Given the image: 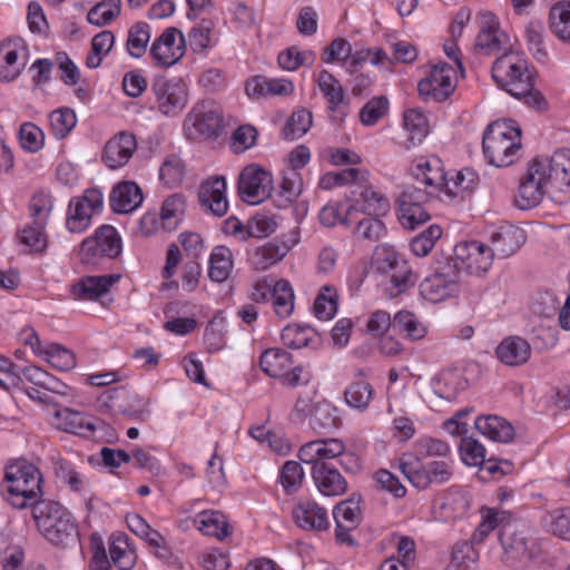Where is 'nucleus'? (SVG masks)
<instances>
[{
    "label": "nucleus",
    "instance_id": "obj_1",
    "mask_svg": "<svg viewBox=\"0 0 570 570\" xmlns=\"http://www.w3.org/2000/svg\"><path fill=\"white\" fill-rule=\"evenodd\" d=\"M492 78L511 96L523 99L529 106L542 108L544 98L534 89V76L527 59L518 51L500 55L492 65Z\"/></svg>",
    "mask_w": 570,
    "mask_h": 570
},
{
    "label": "nucleus",
    "instance_id": "obj_2",
    "mask_svg": "<svg viewBox=\"0 0 570 570\" xmlns=\"http://www.w3.org/2000/svg\"><path fill=\"white\" fill-rule=\"evenodd\" d=\"M38 530L52 544L67 547L78 541V530L71 513L59 502L42 500L32 508Z\"/></svg>",
    "mask_w": 570,
    "mask_h": 570
},
{
    "label": "nucleus",
    "instance_id": "obj_3",
    "mask_svg": "<svg viewBox=\"0 0 570 570\" xmlns=\"http://www.w3.org/2000/svg\"><path fill=\"white\" fill-rule=\"evenodd\" d=\"M482 148L489 164L507 167L518 158L521 148V130L511 120H498L490 124L482 140Z\"/></svg>",
    "mask_w": 570,
    "mask_h": 570
},
{
    "label": "nucleus",
    "instance_id": "obj_4",
    "mask_svg": "<svg viewBox=\"0 0 570 570\" xmlns=\"http://www.w3.org/2000/svg\"><path fill=\"white\" fill-rule=\"evenodd\" d=\"M41 473L31 463L19 462L10 465L2 483L7 500L18 509L33 505L39 501L41 491Z\"/></svg>",
    "mask_w": 570,
    "mask_h": 570
},
{
    "label": "nucleus",
    "instance_id": "obj_5",
    "mask_svg": "<svg viewBox=\"0 0 570 570\" xmlns=\"http://www.w3.org/2000/svg\"><path fill=\"white\" fill-rule=\"evenodd\" d=\"M223 128V110L213 100H203L195 105L184 121L185 132L191 139H216Z\"/></svg>",
    "mask_w": 570,
    "mask_h": 570
},
{
    "label": "nucleus",
    "instance_id": "obj_6",
    "mask_svg": "<svg viewBox=\"0 0 570 570\" xmlns=\"http://www.w3.org/2000/svg\"><path fill=\"white\" fill-rule=\"evenodd\" d=\"M400 469L410 483L417 489L445 483L453 475L451 463L441 460L424 465L417 456H413L411 453H405L400 458Z\"/></svg>",
    "mask_w": 570,
    "mask_h": 570
},
{
    "label": "nucleus",
    "instance_id": "obj_7",
    "mask_svg": "<svg viewBox=\"0 0 570 570\" xmlns=\"http://www.w3.org/2000/svg\"><path fill=\"white\" fill-rule=\"evenodd\" d=\"M544 163L534 158L528 165L527 171L520 178L514 202L518 208L527 210L538 206L543 199L546 186L549 184Z\"/></svg>",
    "mask_w": 570,
    "mask_h": 570
},
{
    "label": "nucleus",
    "instance_id": "obj_8",
    "mask_svg": "<svg viewBox=\"0 0 570 570\" xmlns=\"http://www.w3.org/2000/svg\"><path fill=\"white\" fill-rule=\"evenodd\" d=\"M157 109L165 116L178 115L188 102V88L181 78L156 77L151 85Z\"/></svg>",
    "mask_w": 570,
    "mask_h": 570
},
{
    "label": "nucleus",
    "instance_id": "obj_9",
    "mask_svg": "<svg viewBox=\"0 0 570 570\" xmlns=\"http://www.w3.org/2000/svg\"><path fill=\"white\" fill-rule=\"evenodd\" d=\"M104 196L97 188L85 190L82 196L70 200L66 227L70 233H83L91 225V219L102 210Z\"/></svg>",
    "mask_w": 570,
    "mask_h": 570
},
{
    "label": "nucleus",
    "instance_id": "obj_10",
    "mask_svg": "<svg viewBox=\"0 0 570 570\" xmlns=\"http://www.w3.org/2000/svg\"><path fill=\"white\" fill-rule=\"evenodd\" d=\"M238 194L242 200L257 205L267 199L273 190L271 173L252 164L243 168L238 178Z\"/></svg>",
    "mask_w": 570,
    "mask_h": 570
},
{
    "label": "nucleus",
    "instance_id": "obj_11",
    "mask_svg": "<svg viewBox=\"0 0 570 570\" xmlns=\"http://www.w3.org/2000/svg\"><path fill=\"white\" fill-rule=\"evenodd\" d=\"M346 455V445L341 439L324 438L309 441L303 444L298 451L299 460L312 466L333 465V461L343 464V458Z\"/></svg>",
    "mask_w": 570,
    "mask_h": 570
},
{
    "label": "nucleus",
    "instance_id": "obj_12",
    "mask_svg": "<svg viewBox=\"0 0 570 570\" xmlns=\"http://www.w3.org/2000/svg\"><path fill=\"white\" fill-rule=\"evenodd\" d=\"M455 70L446 63L434 65L426 78L417 85L419 95L425 100L442 102L446 100L455 89Z\"/></svg>",
    "mask_w": 570,
    "mask_h": 570
},
{
    "label": "nucleus",
    "instance_id": "obj_13",
    "mask_svg": "<svg viewBox=\"0 0 570 570\" xmlns=\"http://www.w3.org/2000/svg\"><path fill=\"white\" fill-rule=\"evenodd\" d=\"M480 31L474 48L478 52L492 56L511 50L510 38L501 30L497 17L491 12L479 14Z\"/></svg>",
    "mask_w": 570,
    "mask_h": 570
},
{
    "label": "nucleus",
    "instance_id": "obj_14",
    "mask_svg": "<svg viewBox=\"0 0 570 570\" xmlns=\"http://www.w3.org/2000/svg\"><path fill=\"white\" fill-rule=\"evenodd\" d=\"M431 196L417 186H409L402 191L399 200V220L403 227L415 229L430 219L424 205Z\"/></svg>",
    "mask_w": 570,
    "mask_h": 570
},
{
    "label": "nucleus",
    "instance_id": "obj_15",
    "mask_svg": "<svg viewBox=\"0 0 570 570\" xmlns=\"http://www.w3.org/2000/svg\"><path fill=\"white\" fill-rule=\"evenodd\" d=\"M453 252L454 266L475 275L488 272L494 259L489 246L479 240L461 242L454 246Z\"/></svg>",
    "mask_w": 570,
    "mask_h": 570
},
{
    "label": "nucleus",
    "instance_id": "obj_16",
    "mask_svg": "<svg viewBox=\"0 0 570 570\" xmlns=\"http://www.w3.org/2000/svg\"><path fill=\"white\" fill-rule=\"evenodd\" d=\"M417 184L425 186V193L439 195L446 179L442 160L436 156L417 157L411 167Z\"/></svg>",
    "mask_w": 570,
    "mask_h": 570
},
{
    "label": "nucleus",
    "instance_id": "obj_17",
    "mask_svg": "<svg viewBox=\"0 0 570 570\" xmlns=\"http://www.w3.org/2000/svg\"><path fill=\"white\" fill-rule=\"evenodd\" d=\"M504 550V561L514 567L527 562L534 554V540L525 531H510L504 528L500 535Z\"/></svg>",
    "mask_w": 570,
    "mask_h": 570
},
{
    "label": "nucleus",
    "instance_id": "obj_18",
    "mask_svg": "<svg viewBox=\"0 0 570 570\" xmlns=\"http://www.w3.org/2000/svg\"><path fill=\"white\" fill-rule=\"evenodd\" d=\"M184 35L177 28H167L151 46L150 53L165 67L175 65L185 53Z\"/></svg>",
    "mask_w": 570,
    "mask_h": 570
},
{
    "label": "nucleus",
    "instance_id": "obj_19",
    "mask_svg": "<svg viewBox=\"0 0 570 570\" xmlns=\"http://www.w3.org/2000/svg\"><path fill=\"white\" fill-rule=\"evenodd\" d=\"M136 148V137L130 132L120 131L106 142L102 161L110 169L120 168L129 161Z\"/></svg>",
    "mask_w": 570,
    "mask_h": 570
},
{
    "label": "nucleus",
    "instance_id": "obj_20",
    "mask_svg": "<svg viewBox=\"0 0 570 570\" xmlns=\"http://www.w3.org/2000/svg\"><path fill=\"white\" fill-rule=\"evenodd\" d=\"M53 424L61 431L81 436H90L104 425L100 420L68 407L56 410Z\"/></svg>",
    "mask_w": 570,
    "mask_h": 570
},
{
    "label": "nucleus",
    "instance_id": "obj_21",
    "mask_svg": "<svg viewBox=\"0 0 570 570\" xmlns=\"http://www.w3.org/2000/svg\"><path fill=\"white\" fill-rule=\"evenodd\" d=\"M199 203L216 216H224L228 209L226 198V180L215 176L205 180L198 191Z\"/></svg>",
    "mask_w": 570,
    "mask_h": 570
},
{
    "label": "nucleus",
    "instance_id": "obj_22",
    "mask_svg": "<svg viewBox=\"0 0 570 570\" xmlns=\"http://www.w3.org/2000/svg\"><path fill=\"white\" fill-rule=\"evenodd\" d=\"M390 200L380 190L371 186L363 187L357 198L348 205V214H364L370 216H384L390 210Z\"/></svg>",
    "mask_w": 570,
    "mask_h": 570
},
{
    "label": "nucleus",
    "instance_id": "obj_23",
    "mask_svg": "<svg viewBox=\"0 0 570 570\" xmlns=\"http://www.w3.org/2000/svg\"><path fill=\"white\" fill-rule=\"evenodd\" d=\"M245 91L250 98L268 96L287 97L294 92V83L285 78L255 76L246 81Z\"/></svg>",
    "mask_w": 570,
    "mask_h": 570
},
{
    "label": "nucleus",
    "instance_id": "obj_24",
    "mask_svg": "<svg viewBox=\"0 0 570 570\" xmlns=\"http://www.w3.org/2000/svg\"><path fill=\"white\" fill-rule=\"evenodd\" d=\"M490 242L493 258L503 259L514 254L525 242L524 230L513 225L502 226L492 234Z\"/></svg>",
    "mask_w": 570,
    "mask_h": 570
},
{
    "label": "nucleus",
    "instance_id": "obj_25",
    "mask_svg": "<svg viewBox=\"0 0 570 570\" xmlns=\"http://www.w3.org/2000/svg\"><path fill=\"white\" fill-rule=\"evenodd\" d=\"M295 523L304 530H325L328 527L327 511L314 501L302 499L293 509Z\"/></svg>",
    "mask_w": 570,
    "mask_h": 570
},
{
    "label": "nucleus",
    "instance_id": "obj_26",
    "mask_svg": "<svg viewBox=\"0 0 570 570\" xmlns=\"http://www.w3.org/2000/svg\"><path fill=\"white\" fill-rule=\"evenodd\" d=\"M27 47L22 39L10 40L0 48V80H14L24 68V62L19 61V56L26 55Z\"/></svg>",
    "mask_w": 570,
    "mask_h": 570
},
{
    "label": "nucleus",
    "instance_id": "obj_27",
    "mask_svg": "<svg viewBox=\"0 0 570 570\" xmlns=\"http://www.w3.org/2000/svg\"><path fill=\"white\" fill-rule=\"evenodd\" d=\"M456 292L458 282L455 275L450 276L443 273H435L420 284L421 295L432 303L444 301Z\"/></svg>",
    "mask_w": 570,
    "mask_h": 570
},
{
    "label": "nucleus",
    "instance_id": "obj_28",
    "mask_svg": "<svg viewBox=\"0 0 570 570\" xmlns=\"http://www.w3.org/2000/svg\"><path fill=\"white\" fill-rule=\"evenodd\" d=\"M51 461L55 475L61 483L76 493L88 491V478L72 462L60 455L52 456Z\"/></svg>",
    "mask_w": 570,
    "mask_h": 570
},
{
    "label": "nucleus",
    "instance_id": "obj_29",
    "mask_svg": "<svg viewBox=\"0 0 570 570\" xmlns=\"http://www.w3.org/2000/svg\"><path fill=\"white\" fill-rule=\"evenodd\" d=\"M495 354L503 364L519 366L529 361L531 346L520 336H509L498 345Z\"/></svg>",
    "mask_w": 570,
    "mask_h": 570
},
{
    "label": "nucleus",
    "instance_id": "obj_30",
    "mask_svg": "<svg viewBox=\"0 0 570 570\" xmlns=\"http://www.w3.org/2000/svg\"><path fill=\"white\" fill-rule=\"evenodd\" d=\"M142 191L134 181L118 184L110 194V206L116 213H131L142 203Z\"/></svg>",
    "mask_w": 570,
    "mask_h": 570
},
{
    "label": "nucleus",
    "instance_id": "obj_31",
    "mask_svg": "<svg viewBox=\"0 0 570 570\" xmlns=\"http://www.w3.org/2000/svg\"><path fill=\"white\" fill-rule=\"evenodd\" d=\"M541 159L549 181L559 189L567 188L570 191V149L558 150L549 159Z\"/></svg>",
    "mask_w": 570,
    "mask_h": 570
},
{
    "label": "nucleus",
    "instance_id": "obj_32",
    "mask_svg": "<svg viewBox=\"0 0 570 570\" xmlns=\"http://www.w3.org/2000/svg\"><path fill=\"white\" fill-rule=\"evenodd\" d=\"M119 278V275L88 276L72 285L71 292L78 299H97L106 294Z\"/></svg>",
    "mask_w": 570,
    "mask_h": 570
},
{
    "label": "nucleus",
    "instance_id": "obj_33",
    "mask_svg": "<svg viewBox=\"0 0 570 570\" xmlns=\"http://www.w3.org/2000/svg\"><path fill=\"white\" fill-rule=\"evenodd\" d=\"M312 478L324 495L336 497L346 490V481L334 465H316L312 471Z\"/></svg>",
    "mask_w": 570,
    "mask_h": 570
},
{
    "label": "nucleus",
    "instance_id": "obj_34",
    "mask_svg": "<svg viewBox=\"0 0 570 570\" xmlns=\"http://www.w3.org/2000/svg\"><path fill=\"white\" fill-rule=\"evenodd\" d=\"M475 429L488 439L508 443L514 438L513 426L498 415H481L475 419Z\"/></svg>",
    "mask_w": 570,
    "mask_h": 570
},
{
    "label": "nucleus",
    "instance_id": "obj_35",
    "mask_svg": "<svg viewBox=\"0 0 570 570\" xmlns=\"http://www.w3.org/2000/svg\"><path fill=\"white\" fill-rule=\"evenodd\" d=\"M404 128L409 135L401 146L405 150H410L414 146L421 144L429 134V120L426 115L420 109L413 108L404 112Z\"/></svg>",
    "mask_w": 570,
    "mask_h": 570
},
{
    "label": "nucleus",
    "instance_id": "obj_36",
    "mask_svg": "<svg viewBox=\"0 0 570 570\" xmlns=\"http://www.w3.org/2000/svg\"><path fill=\"white\" fill-rule=\"evenodd\" d=\"M379 217L364 215V217L360 218L356 215V219L351 220V223H355L352 230L353 238L360 243H376L381 240L386 234V227Z\"/></svg>",
    "mask_w": 570,
    "mask_h": 570
},
{
    "label": "nucleus",
    "instance_id": "obj_37",
    "mask_svg": "<svg viewBox=\"0 0 570 570\" xmlns=\"http://www.w3.org/2000/svg\"><path fill=\"white\" fill-rule=\"evenodd\" d=\"M479 184L478 174L471 168L456 171L450 179L446 178L443 185V193L448 198H463L465 194L472 193Z\"/></svg>",
    "mask_w": 570,
    "mask_h": 570
},
{
    "label": "nucleus",
    "instance_id": "obj_38",
    "mask_svg": "<svg viewBox=\"0 0 570 570\" xmlns=\"http://www.w3.org/2000/svg\"><path fill=\"white\" fill-rule=\"evenodd\" d=\"M186 212V198L181 194H173L167 197L160 209V226L167 232L175 230Z\"/></svg>",
    "mask_w": 570,
    "mask_h": 570
},
{
    "label": "nucleus",
    "instance_id": "obj_39",
    "mask_svg": "<svg viewBox=\"0 0 570 570\" xmlns=\"http://www.w3.org/2000/svg\"><path fill=\"white\" fill-rule=\"evenodd\" d=\"M234 261L232 250L226 246H216L209 256L208 276L213 282L223 283L230 276Z\"/></svg>",
    "mask_w": 570,
    "mask_h": 570
},
{
    "label": "nucleus",
    "instance_id": "obj_40",
    "mask_svg": "<svg viewBox=\"0 0 570 570\" xmlns=\"http://www.w3.org/2000/svg\"><path fill=\"white\" fill-rule=\"evenodd\" d=\"M393 328L410 341L422 340L428 333V327L421 318L413 312L406 309L399 311L394 315Z\"/></svg>",
    "mask_w": 570,
    "mask_h": 570
},
{
    "label": "nucleus",
    "instance_id": "obj_41",
    "mask_svg": "<svg viewBox=\"0 0 570 570\" xmlns=\"http://www.w3.org/2000/svg\"><path fill=\"white\" fill-rule=\"evenodd\" d=\"M373 393L372 385L364 380V371L358 370L355 380L346 387L344 396L351 407L365 410L373 397Z\"/></svg>",
    "mask_w": 570,
    "mask_h": 570
},
{
    "label": "nucleus",
    "instance_id": "obj_42",
    "mask_svg": "<svg viewBox=\"0 0 570 570\" xmlns=\"http://www.w3.org/2000/svg\"><path fill=\"white\" fill-rule=\"evenodd\" d=\"M262 370L272 377H279L293 366L292 354L282 348L266 350L259 358Z\"/></svg>",
    "mask_w": 570,
    "mask_h": 570
},
{
    "label": "nucleus",
    "instance_id": "obj_43",
    "mask_svg": "<svg viewBox=\"0 0 570 570\" xmlns=\"http://www.w3.org/2000/svg\"><path fill=\"white\" fill-rule=\"evenodd\" d=\"M194 523L205 535H212L218 539H223L227 535L228 523L226 517L219 511H203L195 517Z\"/></svg>",
    "mask_w": 570,
    "mask_h": 570
},
{
    "label": "nucleus",
    "instance_id": "obj_44",
    "mask_svg": "<svg viewBox=\"0 0 570 570\" xmlns=\"http://www.w3.org/2000/svg\"><path fill=\"white\" fill-rule=\"evenodd\" d=\"M288 250L289 247L286 244L269 242L255 250L250 258V263L255 269L265 271L282 261Z\"/></svg>",
    "mask_w": 570,
    "mask_h": 570
},
{
    "label": "nucleus",
    "instance_id": "obj_45",
    "mask_svg": "<svg viewBox=\"0 0 570 570\" xmlns=\"http://www.w3.org/2000/svg\"><path fill=\"white\" fill-rule=\"evenodd\" d=\"M272 304L275 314L281 318H286L294 311V291L288 281L279 279L273 285Z\"/></svg>",
    "mask_w": 570,
    "mask_h": 570
},
{
    "label": "nucleus",
    "instance_id": "obj_46",
    "mask_svg": "<svg viewBox=\"0 0 570 570\" xmlns=\"http://www.w3.org/2000/svg\"><path fill=\"white\" fill-rule=\"evenodd\" d=\"M317 86L327 101L331 111H337L344 101V90L340 81L327 70H322L317 76Z\"/></svg>",
    "mask_w": 570,
    "mask_h": 570
},
{
    "label": "nucleus",
    "instance_id": "obj_47",
    "mask_svg": "<svg viewBox=\"0 0 570 570\" xmlns=\"http://www.w3.org/2000/svg\"><path fill=\"white\" fill-rule=\"evenodd\" d=\"M550 29L562 42L570 43V1H560L550 10Z\"/></svg>",
    "mask_w": 570,
    "mask_h": 570
},
{
    "label": "nucleus",
    "instance_id": "obj_48",
    "mask_svg": "<svg viewBox=\"0 0 570 570\" xmlns=\"http://www.w3.org/2000/svg\"><path fill=\"white\" fill-rule=\"evenodd\" d=\"M281 336L287 347L302 348L312 344L317 334L309 325L289 324L283 328Z\"/></svg>",
    "mask_w": 570,
    "mask_h": 570
},
{
    "label": "nucleus",
    "instance_id": "obj_49",
    "mask_svg": "<svg viewBox=\"0 0 570 570\" xmlns=\"http://www.w3.org/2000/svg\"><path fill=\"white\" fill-rule=\"evenodd\" d=\"M333 517L336 522V538L342 539V529L350 530L358 522V504L352 500L343 501L334 508Z\"/></svg>",
    "mask_w": 570,
    "mask_h": 570
},
{
    "label": "nucleus",
    "instance_id": "obj_50",
    "mask_svg": "<svg viewBox=\"0 0 570 570\" xmlns=\"http://www.w3.org/2000/svg\"><path fill=\"white\" fill-rule=\"evenodd\" d=\"M309 424L314 430H331L340 428L342 420L335 406L327 402H320L314 406Z\"/></svg>",
    "mask_w": 570,
    "mask_h": 570
},
{
    "label": "nucleus",
    "instance_id": "obj_51",
    "mask_svg": "<svg viewBox=\"0 0 570 570\" xmlns=\"http://www.w3.org/2000/svg\"><path fill=\"white\" fill-rule=\"evenodd\" d=\"M94 237L100 246V254L107 258H116L121 253V238L115 227L102 225L96 232Z\"/></svg>",
    "mask_w": 570,
    "mask_h": 570
},
{
    "label": "nucleus",
    "instance_id": "obj_52",
    "mask_svg": "<svg viewBox=\"0 0 570 570\" xmlns=\"http://www.w3.org/2000/svg\"><path fill=\"white\" fill-rule=\"evenodd\" d=\"M115 43V36L109 30L97 33L91 40V53L86 59L87 67L95 69L100 66L102 58L106 57Z\"/></svg>",
    "mask_w": 570,
    "mask_h": 570
},
{
    "label": "nucleus",
    "instance_id": "obj_53",
    "mask_svg": "<svg viewBox=\"0 0 570 570\" xmlns=\"http://www.w3.org/2000/svg\"><path fill=\"white\" fill-rule=\"evenodd\" d=\"M312 126V112L306 108H299L291 115L283 129V136L287 140H295L304 136Z\"/></svg>",
    "mask_w": 570,
    "mask_h": 570
},
{
    "label": "nucleus",
    "instance_id": "obj_54",
    "mask_svg": "<svg viewBox=\"0 0 570 570\" xmlns=\"http://www.w3.org/2000/svg\"><path fill=\"white\" fill-rule=\"evenodd\" d=\"M121 0H102L87 13V20L95 26H106L119 16Z\"/></svg>",
    "mask_w": 570,
    "mask_h": 570
},
{
    "label": "nucleus",
    "instance_id": "obj_55",
    "mask_svg": "<svg viewBox=\"0 0 570 570\" xmlns=\"http://www.w3.org/2000/svg\"><path fill=\"white\" fill-rule=\"evenodd\" d=\"M278 65L287 71H295L301 66H312L315 61V55L311 50H298L297 47H289L277 57Z\"/></svg>",
    "mask_w": 570,
    "mask_h": 570
},
{
    "label": "nucleus",
    "instance_id": "obj_56",
    "mask_svg": "<svg viewBox=\"0 0 570 570\" xmlns=\"http://www.w3.org/2000/svg\"><path fill=\"white\" fill-rule=\"evenodd\" d=\"M385 60H389V58L382 49H360L354 52L351 51L345 69L350 75H354L366 61L379 66L383 65Z\"/></svg>",
    "mask_w": 570,
    "mask_h": 570
},
{
    "label": "nucleus",
    "instance_id": "obj_57",
    "mask_svg": "<svg viewBox=\"0 0 570 570\" xmlns=\"http://www.w3.org/2000/svg\"><path fill=\"white\" fill-rule=\"evenodd\" d=\"M214 23L209 20H203L195 26L188 33V42L193 51L204 53L208 48L215 45L212 32Z\"/></svg>",
    "mask_w": 570,
    "mask_h": 570
},
{
    "label": "nucleus",
    "instance_id": "obj_58",
    "mask_svg": "<svg viewBox=\"0 0 570 570\" xmlns=\"http://www.w3.org/2000/svg\"><path fill=\"white\" fill-rule=\"evenodd\" d=\"M50 127L56 138H65L76 126L77 117L72 109L61 108L49 115Z\"/></svg>",
    "mask_w": 570,
    "mask_h": 570
},
{
    "label": "nucleus",
    "instance_id": "obj_59",
    "mask_svg": "<svg viewBox=\"0 0 570 570\" xmlns=\"http://www.w3.org/2000/svg\"><path fill=\"white\" fill-rule=\"evenodd\" d=\"M482 521L474 530L471 541L473 544H480L495 529V527L504 519V512H499L493 508H483L481 510Z\"/></svg>",
    "mask_w": 570,
    "mask_h": 570
},
{
    "label": "nucleus",
    "instance_id": "obj_60",
    "mask_svg": "<svg viewBox=\"0 0 570 570\" xmlns=\"http://www.w3.org/2000/svg\"><path fill=\"white\" fill-rule=\"evenodd\" d=\"M185 176L184 161L176 155L165 158L159 168V178L169 187L178 186Z\"/></svg>",
    "mask_w": 570,
    "mask_h": 570
},
{
    "label": "nucleus",
    "instance_id": "obj_61",
    "mask_svg": "<svg viewBox=\"0 0 570 570\" xmlns=\"http://www.w3.org/2000/svg\"><path fill=\"white\" fill-rule=\"evenodd\" d=\"M109 554L111 562L119 570H130L135 564L136 556L129 549L126 539H114L109 546Z\"/></svg>",
    "mask_w": 570,
    "mask_h": 570
},
{
    "label": "nucleus",
    "instance_id": "obj_62",
    "mask_svg": "<svg viewBox=\"0 0 570 570\" xmlns=\"http://www.w3.org/2000/svg\"><path fill=\"white\" fill-rule=\"evenodd\" d=\"M442 236L439 225H431L411 240V249L417 257L426 256Z\"/></svg>",
    "mask_w": 570,
    "mask_h": 570
},
{
    "label": "nucleus",
    "instance_id": "obj_63",
    "mask_svg": "<svg viewBox=\"0 0 570 570\" xmlns=\"http://www.w3.org/2000/svg\"><path fill=\"white\" fill-rule=\"evenodd\" d=\"M336 292L330 286H324L314 303V313L318 320L328 321L334 317L337 309Z\"/></svg>",
    "mask_w": 570,
    "mask_h": 570
},
{
    "label": "nucleus",
    "instance_id": "obj_64",
    "mask_svg": "<svg viewBox=\"0 0 570 570\" xmlns=\"http://www.w3.org/2000/svg\"><path fill=\"white\" fill-rule=\"evenodd\" d=\"M551 532L562 540L570 541V507H562L549 513Z\"/></svg>",
    "mask_w": 570,
    "mask_h": 570
}]
</instances>
